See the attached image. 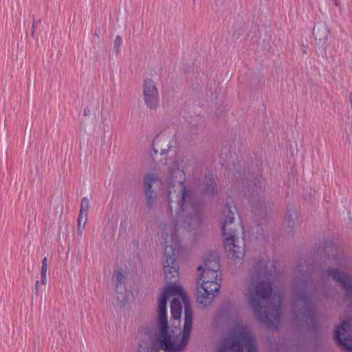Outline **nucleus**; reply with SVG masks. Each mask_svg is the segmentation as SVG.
<instances>
[{
    "label": "nucleus",
    "instance_id": "f257e3e1",
    "mask_svg": "<svg viewBox=\"0 0 352 352\" xmlns=\"http://www.w3.org/2000/svg\"><path fill=\"white\" fill-rule=\"evenodd\" d=\"M187 160L184 157L175 160L169 168L168 200L170 212L175 201V216L173 220H166L160 225V234L164 239V272L167 282L179 275L177 255L181 249L178 232L183 228L190 231L200 226L203 221V206L197 201L195 193L184 184V169Z\"/></svg>",
    "mask_w": 352,
    "mask_h": 352
},
{
    "label": "nucleus",
    "instance_id": "f03ea898",
    "mask_svg": "<svg viewBox=\"0 0 352 352\" xmlns=\"http://www.w3.org/2000/svg\"><path fill=\"white\" fill-rule=\"evenodd\" d=\"M157 341L166 352H182L192 331L193 313L189 298L179 285L170 284L158 300Z\"/></svg>",
    "mask_w": 352,
    "mask_h": 352
},
{
    "label": "nucleus",
    "instance_id": "7ed1b4c3",
    "mask_svg": "<svg viewBox=\"0 0 352 352\" xmlns=\"http://www.w3.org/2000/svg\"><path fill=\"white\" fill-rule=\"evenodd\" d=\"M247 298L257 319L271 329H277L280 323L283 294H272V284L266 273L252 276Z\"/></svg>",
    "mask_w": 352,
    "mask_h": 352
},
{
    "label": "nucleus",
    "instance_id": "20e7f679",
    "mask_svg": "<svg viewBox=\"0 0 352 352\" xmlns=\"http://www.w3.org/2000/svg\"><path fill=\"white\" fill-rule=\"evenodd\" d=\"M219 259L217 253H209L204 264L197 267L201 272L197 280V298L199 304L206 306L217 296L221 283Z\"/></svg>",
    "mask_w": 352,
    "mask_h": 352
},
{
    "label": "nucleus",
    "instance_id": "39448f33",
    "mask_svg": "<svg viewBox=\"0 0 352 352\" xmlns=\"http://www.w3.org/2000/svg\"><path fill=\"white\" fill-rule=\"evenodd\" d=\"M221 219V230L224 239L225 248L232 253V257L241 258L244 256V248L237 245V232L234 223V215L231 207L226 204L223 211Z\"/></svg>",
    "mask_w": 352,
    "mask_h": 352
},
{
    "label": "nucleus",
    "instance_id": "423d86ee",
    "mask_svg": "<svg viewBox=\"0 0 352 352\" xmlns=\"http://www.w3.org/2000/svg\"><path fill=\"white\" fill-rule=\"evenodd\" d=\"M254 338L245 328L239 334L227 337L219 346L217 352H256Z\"/></svg>",
    "mask_w": 352,
    "mask_h": 352
},
{
    "label": "nucleus",
    "instance_id": "0eeeda50",
    "mask_svg": "<svg viewBox=\"0 0 352 352\" xmlns=\"http://www.w3.org/2000/svg\"><path fill=\"white\" fill-rule=\"evenodd\" d=\"M309 285V280H303L302 284V289L300 291L294 289L296 298L294 303L301 301L303 303L304 307L307 309V313H305V317L306 320L315 321L316 318V314L314 309V302L316 300L315 293L308 291V287Z\"/></svg>",
    "mask_w": 352,
    "mask_h": 352
},
{
    "label": "nucleus",
    "instance_id": "6e6552de",
    "mask_svg": "<svg viewBox=\"0 0 352 352\" xmlns=\"http://www.w3.org/2000/svg\"><path fill=\"white\" fill-rule=\"evenodd\" d=\"M335 339L340 345L352 352V321L344 320L335 331Z\"/></svg>",
    "mask_w": 352,
    "mask_h": 352
},
{
    "label": "nucleus",
    "instance_id": "1a4fd4ad",
    "mask_svg": "<svg viewBox=\"0 0 352 352\" xmlns=\"http://www.w3.org/2000/svg\"><path fill=\"white\" fill-rule=\"evenodd\" d=\"M234 185L236 189L239 188L241 192L244 193L245 197H250L261 191L263 187H265V182L261 176L255 178L254 183L252 182L247 183L244 178H236Z\"/></svg>",
    "mask_w": 352,
    "mask_h": 352
},
{
    "label": "nucleus",
    "instance_id": "9d476101",
    "mask_svg": "<svg viewBox=\"0 0 352 352\" xmlns=\"http://www.w3.org/2000/svg\"><path fill=\"white\" fill-rule=\"evenodd\" d=\"M143 98L146 106L150 109H156L159 102V93L155 82L146 79L143 84Z\"/></svg>",
    "mask_w": 352,
    "mask_h": 352
},
{
    "label": "nucleus",
    "instance_id": "9b49d317",
    "mask_svg": "<svg viewBox=\"0 0 352 352\" xmlns=\"http://www.w3.org/2000/svg\"><path fill=\"white\" fill-rule=\"evenodd\" d=\"M327 275L333 278V279L345 291L348 298L352 299V277L347 276L338 269L329 267L327 272Z\"/></svg>",
    "mask_w": 352,
    "mask_h": 352
},
{
    "label": "nucleus",
    "instance_id": "f8f14e48",
    "mask_svg": "<svg viewBox=\"0 0 352 352\" xmlns=\"http://www.w3.org/2000/svg\"><path fill=\"white\" fill-rule=\"evenodd\" d=\"M161 182L160 179L153 174L148 173L146 175L144 179V192L146 198L147 206L151 208L153 206L154 199L153 197V191L151 190L153 184Z\"/></svg>",
    "mask_w": 352,
    "mask_h": 352
},
{
    "label": "nucleus",
    "instance_id": "ddd939ff",
    "mask_svg": "<svg viewBox=\"0 0 352 352\" xmlns=\"http://www.w3.org/2000/svg\"><path fill=\"white\" fill-rule=\"evenodd\" d=\"M325 251L329 253L330 252H335L336 255H333L332 260L338 265L340 269H345L348 265V261L342 253H340V250L336 245H332L331 242H326L324 246Z\"/></svg>",
    "mask_w": 352,
    "mask_h": 352
},
{
    "label": "nucleus",
    "instance_id": "4468645a",
    "mask_svg": "<svg viewBox=\"0 0 352 352\" xmlns=\"http://www.w3.org/2000/svg\"><path fill=\"white\" fill-rule=\"evenodd\" d=\"M115 283V292L117 294H123V298L126 299V296L124 294L126 291V286L124 282V276L120 272H117L113 276Z\"/></svg>",
    "mask_w": 352,
    "mask_h": 352
},
{
    "label": "nucleus",
    "instance_id": "2eb2a0df",
    "mask_svg": "<svg viewBox=\"0 0 352 352\" xmlns=\"http://www.w3.org/2000/svg\"><path fill=\"white\" fill-rule=\"evenodd\" d=\"M89 208V199H87V197H83L81 200L80 213L78 217L79 228L81 226L82 221V227H85L86 224Z\"/></svg>",
    "mask_w": 352,
    "mask_h": 352
},
{
    "label": "nucleus",
    "instance_id": "dca6fc26",
    "mask_svg": "<svg viewBox=\"0 0 352 352\" xmlns=\"http://www.w3.org/2000/svg\"><path fill=\"white\" fill-rule=\"evenodd\" d=\"M204 185L206 186V188L204 190V193L205 195L212 194L215 192L216 185L210 174L206 175Z\"/></svg>",
    "mask_w": 352,
    "mask_h": 352
},
{
    "label": "nucleus",
    "instance_id": "f3484780",
    "mask_svg": "<svg viewBox=\"0 0 352 352\" xmlns=\"http://www.w3.org/2000/svg\"><path fill=\"white\" fill-rule=\"evenodd\" d=\"M47 270V259L46 257H44L42 261L41 272V283L43 285H45L46 284V281H47V277H46Z\"/></svg>",
    "mask_w": 352,
    "mask_h": 352
},
{
    "label": "nucleus",
    "instance_id": "a211bd4d",
    "mask_svg": "<svg viewBox=\"0 0 352 352\" xmlns=\"http://www.w3.org/2000/svg\"><path fill=\"white\" fill-rule=\"evenodd\" d=\"M122 43V37L119 35L116 36L114 42H113V50L116 52V54H118L120 52V49Z\"/></svg>",
    "mask_w": 352,
    "mask_h": 352
},
{
    "label": "nucleus",
    "instance_id": "6ab92c4d",
    "mask_svg": "<svg viewBox=\"0 0 352 352\" xmlns=\"http://www.w3.org/2000/svg\"><path fill=\"white\" fill-rule=\"evenodd\" d=\"M294 224V219L292 214H288V226H293Z\"/></svg>",
    "mask_w": 352,
    "mask_h": 352
},
{
    "label": "nucleus",
    "instance_id": "aec40b11",
    "mask_svg": "<svg viewBox=\"0 0 352 352\" xmlns=\"http://www.w3.org/2000/svg\"><path fill=\"white\" fill-rule=\"evenodd\" d=\"M159 142V137H156L154 140H153V149H154V151L155 153H157V151L156 150V147H157V143Z\"/></svg>",
    "mask_w": 352,
    "mask_h": 352
},
{
    "label": "nucleus",
    "instance_id": "412c9836",
    "mask_svg": "<svg viewBox=\"0 0 352 352\" xmlns=\"http://www.w3.org/2000/svg\"><path fill=\"white\" fill-rule=\"evenodd\" d=\"M170 142H168V144H167V147H168V148H167V149L162 148V149L161 150V153H161V155L166 154V152H167L168 150H170Z\"/></svg>",
    "mask_w": 352,
    "mask_h": 352
},
{
    "label": "nucleus",
    "instance_id": "4be33fe9",
    "mask_svg": "<svg viewBox=\"0 0 352 352\" xmlns=\"http://www.w3.org/2000/svg\"><path fill=\"white\" fill-rule=\"evenodd\" d=\"M82 222H83V221H82L81 226L80 227V228H79V225L78 224V234L80 236H82V229L84 228V227H82Z\"/></svg>",
    "mask_w": 352,
    "mask_h": 352
},
{
    "label": "nucleus",
    "instance_id": "5701e85b",
    "mask_svg": "<svg viewBox=\"0 0 352 352\" xmlns=\"http://www.w3.org/2000/svg\"><path fill=\"white\" fill-rule=\"evenodd\" d=\"M34 31H35V22H34L33 24H32V34H34Z\"/></svg>",
    "mask_w": 352,
    "mask_h": 352
},
{
    "label": "nucleus",
    "instance_id": "b1692460",
    "mask_svg": "<svg viewBox=\"0 0 352 352\" xmlns=\"http://www.w3.org/2000/svg\"><path fill=\"white\" fill-rule=\"evenodd\" d=\"M38 283H39V282L37 280V281L36 282V289H37V287H38Z\"/></svg>",
    "mask_w": 352,
    "mask_h": 352
}]
</instances>
